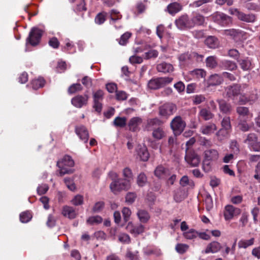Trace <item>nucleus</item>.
<instances>
[{
  "label": "nucleus",
  "mask_w": 260,
  "mask_h": 260,
  "mask_svg": "<svg viewBox=\"0 0 260 260\" xmlns=\"http://www.w3.org/2000/svg\"><path fill=\"white\" fill-rule=\"evenodd\" d=\"M257 99V95L256 93H252L249 96H247L245 94L241 95L239 103L240 104H245L248 102L253 103Z\"/></svg>",
  "instance_id": "obj_26"
},
{
  "label": "nucleus",
  "mask_w": 260,
  "mask_h": 260,
  "mask_svg": "<svg viewBox=\"0 0 260 260\" xmlns=\"http://www.w3.org/2000/svg\"><path fill=\"white\" fill-rule=\"evenodd\" d=\"M218 103L221 112L224 113H228L230 112L231 110V106L229 104H227L224 101L219 100L218 101Z\"/></svg>",
  "instance_id": "obj_41"
},
{
  "label": "nucleus",
  "mask_w": 260,
  "mask_h": 260,
  "mask_svg": "<svg viewBox=\"0 0 260 260\" xmlns=\"http://www.w3.org/2000/svg\"><path fill=\"white\" fill-rule=\"evenodd\" d=\"M105 204L102 201L96 203L92 208V211L94 213L100 212L104 208Z\"/></svg>",
  "instance_id": "obj_62"
},
{
  "label": "nucleus",
  "mask_w": 260,
  "mask_h": 260,
  "mask_svg": "<svg viewBox=\"0 0 260 260\" xmlns=\"http://www.w3.org/2000/svg\"><path fill=\"white\" fill-rule=\"evenodd\" d=\"M154 174L159 178L167 179L170 175V172L169 170L160 166L156 168L154 171Z\"/></svg>",
  "instance_id": "obj_17"
},
{
  "label": "nucleus",
  "mask_w": 260,
  "mask_h": 260,
  "mask_svg": "<svg viewBox=\"0 0 260 260\" xmlns=\"http://www.w3.org/2000/svg\"><path fill=\"white\" fill-rule=\"evenodd\" d=\"M190 75L195 78H205L206 75V72L203 69H195L189 72Z\"/></svg>",
  "instance_id": "obj_35"
},
{
  "label": "nucleus",
  "mask_w": 260,
  "mask_h": 260,
  "mask_svg": "<svg viewBox=\"0 0 260 260\" xmlns=\"http://www.w3.org/2000/svg\"><path fill=\"white\" fill-rule=\"evenodd\" d=\"M158 52L156 50H150L145 53L143 57L146 59L151 58H156L158 56Z\"/></svg>",
  "instance_id": "obj_57"
},
{
  "label": "nucleus",
  "mask_w": 260,
  "mask_h": 260,
  "mask_svg": "<svg viewBox=\"0 0 260 260\" xmlns=\"http://www.w3.org/2000/svg\"><path fill=\"white\" fill-rule=\"evenodd\" d=\"M218 156V152L215 149H209L204 152V159L208 161L216 160Z\"/></svg>",
  "instance_id": "obj_23"
},
{
  "label": "nucleus",
  "mask_w": 260,
  "mask_h": 260,
  "mask_svg": "<svg viewBox=\"0 0 260 260\" xmlns=\"http://www.w3.org/2000/svg\"><path fill=\"white\" fill-rule=\"evenodd\" d=\"M147 182V177L143 173H140L137 177V184L139 186H143Z\"/></svg>",
  "instance_id": "obj_52"
},
{
  "label": "nucleus",
  "mask_w": 260,
  "mask_h": 260,
  "mask_svg": "<svg viewBox=\"0 0 260 260\" xmlns=\"http://www.w3.org/2000/svg\"><path fill=\"white\" fill-rule=\"evenodd\" d=\"M42 34L43 31L41 29L37 27L32 28L26 40V45L29 43L33 46L37 45L40 41Z\"/></svg>",
  "instance_id": "obj_9"
},
{
  "label": "nucleus",
  "mask_w": 260,
  "mask_h": 260,
  "mask_svg": "<svg viewBox=\"0 0 260 260\" xmlns=\"http://www.w3.org/2000/svg\"><path fill=\"white\" fill-rule=\"evenodd\" d=\"M136 194L134 192H128L125 197V201L129 204H132L136 200Z\"/></svg>",
  "instance_id": "obj_63"
},
{
  "label": "nucleus",
  "mask_w": 260,
  "mask_h": 260,
  "mask_svg": "<svg viewBox=\"0 0 260 260\" xmlns=\"http://www.w3.org/2000/svg\"><path fill=\"white\" fill-rule=\"evenodd\" d=\"M64 183L67 187L71 191H74L76 189L75 184L73 180L70 178H65L64 179Z\"/></svg>",
  "instance_id": "obj_56"
},
{
  "label": "nucleus",
  "mask_w": 260,
  "mask_h": 260,
  "mask_svg": "<svg viewBox=\"0 0 260 260\" xmlns=\"http://www.w3.org/2000/svg\"><path fill=\"white\" fill-rule=\"evenodd\" d=\"M238 126L242 131L247 132L249 130L251 125L248 124L246 120L240 119Z\"/></svg>",
  "instance_id": "obj_46"
},
{
  "label": "nucleus",
  "mask_w": 260,
  "mask_h": 260,
  "mask_svg": "<svg viewBox=\"0 0 260 260\" xmlns=\"http://www.w3.org/2000/svg\"><path fill=\"white\" fill-rule=\"evenodd\" d=\"M181 9V6L177 3H172L170 4L167 7L168 12L172 15H174L178 13Z\"/></svg>",
  "instance_id": "obj_31"
},
{
  "label": "nucleus",
  "mask_w": 260,
  "mask_h": 260,
  "mask_svg": "<svg viewBox=\"0 0 260 260\" xmlns=\"http://www.w3.org/2000/svg\"><path fill=\"white\" fill-rule=\"evenodd\" d=\"M116 99L119 101H124L127 99V94L123 91H116Z\"/></svg>",
  "instance_id": "obj_64"
},
{
  "label": "nucleus",
  "mask_w": 260,
  "mask_h": 260,
  "mask_svg": "<svg viewBox=\"0 0 260 260\" xmlns=\"http://www.w3.org/2000/svg\"><path fill=\"white\" fill-rule=\"evenodd\" d=\"M131 181L125 179H118L111 183L110 188L114 193L121 190H127L131 186Z\"/></svg>",
  "instance_id": "obj_6"
},
{
  "label": "nucleus",
  "mask_w": 260,
  "mask_h": 260,
  "mask_svg": "<svg viewBox=\"0 0 260 260\" xmlns=\"http://www.w3.org/2000/svg\"><path fill=\"white\" fill-rule=\"evenodd\" d=\"M82 89V86L79 83L73 84L68 89V92L70 94L74 93L77 91H80Z\"/></svg>",
  "instance_id": "obj_54"
},
{
  "label": "nucleus",
  "mask_w": 260,
  "mask_h": 260,
  "mask_svg": "<svg viewBox=\"0 0 260 260\" xmlns=\"http://www.w3.org/2000/svg\"><path fill=\"white\" fill-rule=\"evenodd\" d=\"M62 214L66 217L74 219L76 217L77 212L73 207L64 206L62 208Z\"/></svg>",
  "instance_id": "obj_19"
},
{
  "label": "nucleus",
  "mask_w": 260,
  "mask_h": 260,
  "mask_svg": "<svg viewBox=\"0 0 260 260\" xmlns=\"http://www.w3.org/2000/svg\"><path fill=\"white\" fill-rule=\"evenodd\" d=\"M71 203L75 206L81 205L83 203V197L80 194H77L73 198Z\"/></svg>",
  "instance_id": "obj_53"
},
{
  "label": "nucleus",
  "mask_w": 260,
  "mask_h": 260,
  "mask_svg": "<svg viewBox=\"0 0 260 260\" xmlns=\"http://www.w3.org/2000/svg\"><path fill=\"white\" fill-rule=\"evenodd\" d=\"M211 17L214 22L221 26H226L232 22V18L223 13L216 12L213 13Z\"/></svg>",
  "instance_id": "obj_8"
},
{
  "label": "nucleus",
  "mask_w": 260,
  "mask_h": 260,
  "mask_svg": "<svg viewBox=\"0 0 260 260\" xmlns=\"http://www.w3.org/2000/svg\"><path fill=\"white\" fill-rule=\"evenodd\" d=\"M217 129L216 125L214 123H209L203 125L200 128V132L204 135H210Z\"/></svg>",
  "instance_id": "obj_22"
},
{
  "label": "nucleus",
  "mask_w": 260,
  "mask_h": 260,
  "mask_svg": "<svg viewBox=\"0 0 260 260\" xmlns=\"http://www.w3.org/2000/svg\"><path fill=\"white\" fill-rule=\"evenodd\" d=\"M114 125L116 127H123L126 124V118L124 117H117L113 121Z\"/></svg>",
  "instance_id": "obj_42"
},
{
  "label": "nucleus",
  "mask_w": 260,
  "mask_h": 260,
  "mask_svg": "<svg viewBox=\"0 0 260 260\" xmlns=\"http://www.w3.org/2000/svg\"><path fill=\"white\" fill-rule=\"evenodd\" d=\"M166 136V133L162 127H159L153 129V137L156 140H160Z\"/></svg>",
  "instance_id": "obj_33"
},
{
  "label": "nucleus",
  "mask_w": 260,
  "mask_h": 260,
  "mask_svg": "<svg viewBox=\"0 0 260 260\" xmlns=\"http://www.w3.org/2000/svg\"><path fill=\"white\" fill-rule=\"evenodd\" d=\"M191 24L190 18L186 14L180 16L175 20L176 26L181 30L192 28Z\"/></svg>",
  "instance_id": "obj_12"
},
{
  "label": "nucleus",
  "mask_w": 260,
  "mask_h": 260,
  "mask_svg": "<svg viewBox=\"0 0 260 260\" xmlns=\"http://www.w3.org/2000/svg\"><path fill=\"white\" fill-rule=\"evenodd\" d=\"M123 176L125 179L131 181L133 179V175L132 170L128 168H125L123 170Z\"/></svg>",
  "instance_id": "obj_60"
},
{
  "label": "nucleus",
  "mask_w": 260,
  "mask_h": 260,
  "mask_svg": "<svg viewBox=\"0 0 260 260\" xmlns=\"http://www.w3.org/2000/svg\"><path fill=\"white\" fill-rule=\"evenodd\" d=\"M143 122L141 117H134L132 118L128 123L129 130L132 132H137L140 129V125Z\"/></svg>",
  "instance_id": "obj_15"
},
{
  "label": "nucleus",
  "mask_w": 260,
  "mask_h": 260,
  "mask_svg": "<svg viewBox=\"0 0 260 260\" xmlns=\"http://www.w3.org/2000/svg\"><path fill=\"white\" fill-rule=\"evenodd\" d=\"M221 246L220 244L217 241H213L209 243L206 249L205 250V253H214L217 252L220 250Z\"/></svg>",
  "instance_id": "obj_21"
},
{
  "label": "nucleus",
  "mask_w": 260,
  "mask_h": 260,
  "mask_svg": "<svg viewBox=\"0 0 260 260\" xmlns=\"http://www.w3.org/2000/svg\"><path fill=\"white\" fill-rule=\"evenodd\" d=\"M137 214L139 220L142 223H146L150 219V215L146 210H139Z\"/></svg>",
  "instance_id": "obj_30"
},
{
  "label": "nucleus",
  "mask_w": 260,
  "mask_h": 260,
  "mask_svg": "<svg viewBox=\"0 0 260 260\" xmlns=\"http://www.w3.org/2000/svg\"><path fill=\"white\" fill-rule=\"evenodd\" d=\"M176 111V106L171 103L164 104L159 108V115L166 118L173 115Z\"/></svg>",
  "instance_id": "obj_11"
},
{
  "label": "nucleus",
  "mask_w": 260,
  "mask_h": 260,
  "mask_svg": "<svg viewBox=\"0 0 260 260\" xmlns=\"http://www.w3.org/2000/svg\"><path fill=\"white\" fill-rule=\"evenodd\" d=\"M156 68L158 72L164 73L172 72L174 70L173 66L166 62L158 64Z\"/></svg>",
  "instance_id": "obj_25"
},
{
  "label": "nucleus",
  "mask_w": 260,
  "mask_h": 260,
  "mask_svg": "<svg viewBox=\"0 0 260 260\" xmlns=\"http://www.w3.org/2000/svg\"><path fill=\"white\" fill-rule=\"evenodd\" d=\"M173 80L172 77H169L153 78L148 82V87L151 89H157L171 83Z\"/></svg>",
  "instance_id": "obj_4"
},
{
  "label": "nucleus",
  "mask_w": 260,
  "mask_h": 260,
  "mask_svg": "<svg viewBox=\"0 0 260 260\" xmlns=\"http://www.w3.org/2000/svg\"><path fill=\"white\" fill-rule=\"evenodd\" d=\"M229 11L230 14L236 16L238 19L242 21L252 23L254 22L256 19V16L254 14H246L236 8H230Z\"/></svg>",
  "instance_id": "obj_7"
},
{
  "label": "nucleus",
  "mask_w": 260,
  "mask_h": 260,
  "mask_svg": "<svg viewBox=\"0 0 260 260\" xmlns=\"http://www.w3.org/2000/svg\"><path fill=\"white\" fill-rule=\"evenodd\" d=\"M131 36V34L130 32H126L124 33L121 36L119 43L121 45H125Z\"/></svg>",
  "instance_id": "obj_59"
},
{
  "label": "nucleus",
  "mask_w": 260,
  "mask_h": 260,
  "mask_svg": "<svg viewBox=\"0 0 260 260\" xmlns=\"http://www.w3.org/2000/svg\"><path fill=\"white\" fill-rule=\"evenodd\" d=\"M190 19L192 27L196 25H203L205 22L204 17L198 13H193Z\"/></svg>",
  "instance_id": "obj_18"
},
{
  "label": "nucleus",
  "mask_w": 260,
  "mask_h": 260,
  "mask_svg": "<svg viewBox=\"0 0 260 260\" xmlns=\"http://www.w3.org/2000/svg\"><path fill=\"white\" fill-rule=\"evenodd\" d=\"M126 229L131 234L138 235L144 232L145 227L141 224L134 225L132 222H129Z\"/></svg>",
  "instance_id": "obj_16"
},
{
  "label": "nucleus",
  "mask_w": 260,
  "mask_h": 260,
  "mask_svg": "<svg viewBox=\"0 0 260 260\" xmlns=\"http://www.w3.org/2000/svg\"><path fill=\"white\" fill-rule=\"evenodd\" d=\"M75 133L80 140L84 143H86L88 142L89 136L88 131L85 126L81 125L76 126Z\"/></svg>",
  "instance_id": "obj_13"
},
{
  "label": "nucleus",
  "mask_w": 260,
  "mask_h": 260,
  "mask_svg": "<svg viewBox=\"0 0 260 260\" xmlns=\"http://www.w3.org/2000/svg\"><path fill=\"white\" fill-rule=\"evenodd\" d=\"M93 101L102 102L104 98V92L102 90H98L93 93Z\"/></svg>",
  "instance_id": "obj_55"
},
{
  "label": "nucleus",
  "mask_w": 260,
  "mask_h": 260,
  "mask_svg": "<svg viewBox=\"0 0 260 260\" xmlns=\"http://www.w3.org/2000/svg\"><path fill=\"white\" fill-rule=\"evenodd\" d=\"M196 142L194 138H190L186 143L187 147L186 149V155L185 156V161L191 167H197L200 162L199 156L194 151L190 150V147Z\"/></svg>",
  "instance_id": "obj_1"
},
{
  "label": "nucleus",
  "mask_w": 260,
  "mask_h": 260,
  "mask_svg": "<svg viewBox=\"0 0 260 260\" xmlns=\"http://www.w3.org/2000/svg\"><path fill=\"white\" fill-rule=\"evenodd\" d=\"M229 130L221 128L216 133L217 139L219 141H222L226 139L229 136Z\"/></svg>",
  "instance_id": "obj_45"
},
{
  "label": "nucleus",
  "mask_w": 260,
  "mask_h": 260,
  "mask_svg": "<svg viewBox=\"0 0 260 260\" xmlns=\"http://www.w3.org/2000/svg\"><path fill=\"white\" fill-rule=\"evenodd\" d=\"M170 126L175 135H179L184 129L186 123L181 116H177L172 120Z\"/></svg>",
  "instance_id": "obj_5"
},
{
  "label": "nucleus",
  "mask_w": 260,
  "mask_h": 260,
  "mask_svg": "<svg viewBox=\"0 0 260 260\" xmlns=\"http://www.w3.org/2000/svg\"><path fill=\"white\" fill-rule=\"evenodd\" d=\"M206 64L207 68L210 69L215 68L217 66V58L215 56H210L206 59Z\"/></svg>",
  "instance_id": "obj_34"
},
{
  "label": "nucleus",
  "mask_w": 260,
  "mask_h": 260,
  "mask_svg": "<svg viewBox=\"0 0 260 260\" xmlns=\"http://www.w3.org/2000/svg\"><path fill=\"white\" fill-rule=\"evenodd\" d=\"M230 148L235 154H238L240 152L239 145L236 140H232L230 143Z\"/></svg>",
  "instance_id": "obj_48"
},
{
  "label": "nucleus",
  "mask_w": 260,
  "mask_h": 260,
  "mask_svg": "<svg viewBox=\"0 0 260 260\" xmlns=\"http://www.w3.org/2000/svg\"><path fill=\"white\" fill-rule=\"evenodd\" d=\"M257 141V137L254 133H250L247 136L246 139L244 140V142L247 144L249 148L250 146L252 145L256 141Z\"/></svg>",
  "instance_id": "obj_38"
},
{
  "label": "nucleus",
  "mask_w": 260,
  "mask_h": 260,
  "mask_svg": "<svg viewBox=\"0 0 260 260\" xmlns=\"http://www.w3.org/2000/svg\"><path fill=\"white\" fill-rule=\"evenodd\" d=\"M106 14L105 12L99 13L95 17V22L98 24H103L106 20Z\"/></svg>",
  "instance_id": "obj_51"
},
{
  "label": "nucleus",
  "mask_w": 260,
  "mask_h": 260,
  "mask_svg": "<svg viewBox=\"0 0 260 260\" xmlns=\"http://www.w3.org/2000/svg\"><path fill=\"white\" fill-rule=\"evenodd\" d=\"M246 87L244 84L240 85L239 84H233L229 86L225 89L226 95L229 98L234 101L235 103H238L241 95H243V89Z\"/></svg>",
  "instance_id": "obj_3"
},
{
  "label": "nucleus",
  "mask_w": 260,
  "mask_h": 260,
  "mask_svg": "<svg viewBox=\"0 0 260 260\" xmlns=\"http://www.w3.org/2000/svg\"><path fill=\"white\" fill-rule=\"evenodd\" d=\"M103 218L99 215L91 216L88 217L86 220V223L90 225L98 224L102 223Z\"/></svg>",
  "instance_id": "obj_37"
},
{
  "label": "nucleus",
  "mask_w": 260,
  "mask_h": 260,
  "mask_svg": "<svg viewBox=\"0 0 260 260\" xmlns=\"http://www.w3.org/2000/svg\"><path fill=\"white\" fill-rule=\"evenodd\" d=\"M137 154L140 159L146 161L149 158V153L147 148L145 146L139 145L137 148Z\"/></svg>",
  "instance_id": "obj_20"
},
{
  "label": "nucleus",
  "mask_w": 260,
  "mask_h": 260,
  "mask_svg": "<svg viewBox=\"0 0 260 260\" xmlns=\"http://www.w3.org/2000/svg\"><path fill=\"white\" fill-rule=\"evenodd\" d=\"M57 165L59 168V174L60 176L66 174H71L74 172V170L71 168L74 166V161L69 155H65L61 160L57 162Z\"/></svg>",
  "instance_id": "obj_2"
},
{
  "label": "nucleus",
  "mask_w": 260,
  "mask_h": 260,
  "mask_svg": "<svg viewBox=\"0 0 260 260\" xmlns=\"http://www.w3.org/2000/svg\"><path fill=\"white\" fill-rule=\"evenodd\" d=\"M222 81V76L218 74H214L210 76L209 79V84L210 85H217L221 84Z\"/></svg>",
  "instance_id": "obj_29"
},
{
  "label": "nucleus",
  "mask_w": 260,
  "mask_h": 260,
  "mask_svg": "<svg viewBox=\"0 0 260 260\" xmlns=\"http://www.w3.org/2000/svg\"><path fill=\"white\" fill-rule=\"evenodd\" d=\"M200 115L205 120L212 119L214 116L209 110L205 108L201 110L200 111Z\"/></svg>",
  "instance_id": "obj_43"
},
{
  "label": "nucleus",
  "mask_w": 260,
  "mask_h": 260,
  "mask_svg": "<svg viewBox=\"0 0 260 260\" xmlns=\"http://www.w3.org/2000/svg\"><path fill=\"white\" fill-rule=\"evenodd\" d=\"M222 64L226 70L233 71L237 68L236 63L232 61L225 60L223 62Z\"/></svg>",
  "instance_id": "obj_49"
},
{
  "label": "nucleus",
  "mask_w": 260,
  "mask_h": 260,
  "mask_svg": "<svg viewBox=\"0 0 260 260\" xmlns=\"http://www.w3.org/2000/svg\"><path fill=\"white\" fill-rule=\"evenodd\" d=\"M224 33L225 35L230 36L234 39L243 35V31L235 29L224 30Z\"/></svg>",
  "instance_id": "obj_36"
},
{
  "label": "nucleus",
  "mask_w": 260,
  "mask_h": 260,
  "mask_svg": "<svg viewBox=\"0 0 260 260\" xmlns=\"http://www.w3.org/2000/svg\"><path fill=\"white\" fill-rule=\"evenodd\" d=\"M183 236L187 239L193 240L198 237V232L193 229H190L183 233Z\"/></svg>",
  "instance_id": "obj_44"
},
{
  "label": "nucleus",
  "mask_w": 260,
  "mask_h": 260,
  "mask_svg": "<svg viewBox=\"0 0 260 260\" xmlns=\"http://www.w3.org/2000/svg\"><path fill=\"white\" fill-rule=\"evenodd\" d=\"M111 21L110 23L111 24H114V23L122 18V16L120 14L119 12L116 10H112L110 12Z\"/></svg>",
  "instance_id": "obj_39"
},
{
  "label": "nucleus",
  "mask_w": 260,
  "mask_h": 260,
  "mask_svg": "<svg viewBox=\"0 0 260 260\" xmlns=\"http://www.w3.org/2000/svg\"><path fill=\"white\" fill-rule=\"evenodd\" d=\"M221 125L223 129H230L231 127L230 118L229 117H225L221 121Z\"/></svg>",
  "instance_id": "obj_61"
},
{
  "label": "nucleus",
  "mask_w": 260,
  "mask_h": 260,
  "mask_svg": "<svg viewBox=\"0 0 260 260\" xmlns=\"http://www.w3.org/2000/svg\"><path fill=\"white\" fill-rule=\"evenodd\" d=\"M32 216L29 211H25L20 214V220L23 223L28 222L31 218Z\"/></svg>",
  "instance_id": "obj_47"
},
{
  "label": "nucleus",
  "mask_w": 260,
  "mask_h": 260,
  "mask_svg": "<svg viewBox=\"0 0 260 260\" xmlns=\"http://www.w3.org/2000/svg\"><path fill=\"white\" fill-rule=\"evenodd\" d=\"M189 246L186 244H177L176 246V250L180 254L185 253L188 249Z\"/></svg>",
  "instance_id": "obj_50"
},
{
  "label": "nucleus",
  "mask_w": 260,
  "mask_h": 260,
  "mask_svg": "<svg viewBox=\"0 0 260 260\" xmlns=\"http://www.w3.org/2000/svg\"><path fill=\"white\" fill-rule=\"evenodd\" d=\"M88 100L87 95H78L72 99V104L76 107L80 108L86 105Z\"/></svg>",
  "instance_id": "obj_14"
},
{
  "label": "nucleus",
  "mask_w": 260,
  "mask_h": 260,
  "mask_svg": "<svg viewBox=\"0 0 260 260\" xmlns=\"http://www.w3.org/2000/svg\"><path fill=\"white\" fill-rule=\"evenodd\" d=\"M237 112L239 115V118L242 119V117H246V118L250 119L252 117L253 115L249 112L248 108L245 107H238L237 108Z\"/></svg>",
  "instance_id": "obj_27"
},
{
  "label": "nucleus",
  "mask_w": 260,
  "mask_h": 260,
  "mask_svg": "<svg viewBox=\"0 0 260 260\" xmlns=\"http://www.w3.org/2000/svg\"><path fill=\"white\" fill-rule=\"evenodd\" d=\"M254 242V239L253 238H252L249 240L241 239L238 242V247L239 248H247L249 246L253 245Z\"/></svg>",
  "instance_id": "obj_32"
},
{
  "label": "nucleus",
  "mask_w": 260,
  "mask_h": 260,
  "mask_svg": "<svg viewBox=\"0 0 260 260\" xmlns=\"http://www.w3.org/2000/svg\"><path fill=\"white\" fill-rule=\"evenodd\" d=\"M45 81L43 78H39L33 80L31 82L32 87L34 89H37L42 87L45 84Z\"/></svg>",
  "instance_id": "obj_40"
},
{
  "label": "nucleus",
  "mask_w": 260,
  "mask_h": 260,
  "mask_svg": "<svg viewBox=\"0 0 260 260\" xmlns=\"http://www.w3.org/2000/svg\"><path fill=\"white\" fill-rule=\"evenodd\" d=\"M211 2V0H198L189 4V7L192 8H198L203 4L208 3Z\"/></svg>",
  "instance_id": "obj_58"
},
{
  "label": "nucleus",
  "mask_w": 260,
  "mask_h": 260,
  "mask_svg": "<svg viewBox=\"0 0 260 260\" xmlns=\"http://www.w3.org/2000/svg\"><path fill=\"white\" fill-rule=\"evenodd\" d=\"M237 61L243 71H248L252 68L251 60L248 57L239 59Z\"/></svg>",
  "instance_id": "obj_24"
},
{
  "label": "nucleus",
  "mask_w": 260,
  "mask_h": 260,
  "mask_svg": "<svg viewBox=\"0 0 260 260\" xmlns=\"http://www.w3.org/2000/svg\"><path fill=\"white\" fill-rule=\"evenodd\" d=\"M241 210L231 205H228L225 206L223 211V216L225 220L230 221L240 215Z\"/></svg>",
  "instance_id": "obj_10"
},
{
  "label": "nucleus",
  "mask_w": 260,
  "mask_h": 260,
  "mask_svg": "<svg viewBox=\"0 0 260 260\" xmlns=\"http://www.w3.org/2000/svg\"><path fill=\"white\" fill-rule=\"evenodd\" d=\"M205 43L210 48L215 49L219 46L218 39L214 36H209L205 40Z\"/></svg>",
  "instance_id": "obj_28"
}]
</instances>
